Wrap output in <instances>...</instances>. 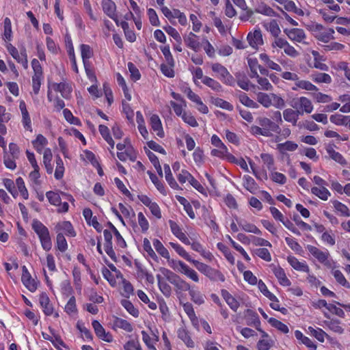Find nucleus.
<instances>
[{"mask_svg": "<svg viewBox=\"0 0 350 350\" xmlns=\"http://www.w3.org/2000/svg\"><path fill=\"white\" fill-rule=\"evenodd\" d=\"M311 192L323 200H327L330 196L329 191L325 186L319 187H314L311 189Z\"/></svg>", "mask_w": 350, "mask_h": 350, "instance_id": "obj_37", "label": "nucleus"}, {"mask_svg": "<svg viewBox=\"0 0 350 350\" xmlns=\"http://www.w3.org/2000/svg\"><path fill=\"white\" fill-rule=\"evenodd\" d=\"M259 58L268 68L278 72L282 71V68L280 66L271 60L267 54L260 53L259 55Z\"/></svg>", "mask_w": 350, "mask_h": 350, "instance_id": "obj_29", "label": "nucleus"}, {"mask_svg": "<svg viewBox=\"0 0 350 350\" xmlns=\"http://www.w3.org/2000/svg\"><path fill=\"white\" fill-rule=\"evenodd\" d=\"M284 32L286 33V35L291 40L299 43L308 44V42L305 41L306 36L304 31L302 29H285L284 30Z\"/></svg>", "mask_w": 350, "mask_h": 350, "instance_id": "obj_9", "label": "nucleus"}, {"mask_svg": "<svg viewBox=\"0 0 350 350\" xmlns=\"http://www.w3.org/2000/svg\"><path fill=\"white\" fill-rule=\"evenodd\" d=\"M51 89L54 90L55 92H59L61 93V95L64 98H68L70 93L72 92V86L70 83H66V81H62L59 83H53L51 85Z\"/></svg>", "mask_w": 350, "mask_h": 350, "instance_id": "obj_15", "label": "nucleus"}, {"mask_svg": "<svg viewBox=\"0 0 350 350\" xmlns=\"http://www.w3.org/2000/svg\"><path fill=\"white\" fill-rule=\"evenodd\" d=\"M273 272L281 285L284 286H289L291 284L282 268L280 267H275L273 269Z\"/></svg>", "mask_w": 350, "mask_h": 350, "instance_id": "obj_24", "label": "nucleus"}, {"mask_svg": "<svg viewBox=\"0 0 350 350\" xmlns=\"http://www.w3.org/2000/svg\"><path fill=\"white\" fill-rule=\"evenodd\" d=\"M326 151L329 157L336 162L340 165H345L347 163L346 160L342 155L338 152L335 151L332 146H327L326 148Z\"/></svg>", "mask_w": 350, "mask_h": 350, "instance_id": "obj_34", "label": "nucleus"}, {"mask_svg": "<svg viewBox=\"0 0 350 350\" xmlns=\"http://www.w3.org/2000/svg\"><path fill=\"white\" fill-rule=\"evenodd\" d=\"M148 174L150 176L152 183L155 185L157 189L163 195H166V191L163 183L159 180L157 176L150 171H148Z\"/></svg>", "mask_w": 350, "mask_h": 350, "instance_id": "obj_60", "label": "nucleus"}, {"mask_svg": "<svg viewBox=\"0 0 350 350\" xmlns=\"http://www.w3.org/2000/svg\"><path fill=\"white\" fill-rule=\"evenodd\" d=\"M153 245L156 250V251L163 258L169 259L170 254L167 250L163 246L162 243L158 240L154 239L153 241Z\"/></svg>", "mask_w": 350, "mask_h": 350, "instance_id": "obj_50", "label": "nucleus"}, {"mask_svg": "<svg viewBox=\"0 0 350 350\" xmlns=\"http://www.w3.org/2000/svg\"><path fill=\"white\" fill-rule=\"evenodd\" d=\"M243 186L251 193H254L257 189V185L253 178L248 175H245L243 178Z\"/></svg>", "mask_w": 350, "mask_h": 350, "instance_id": "obj_45", "label": "nucleus"}, {"mask_svg": "<svg viewBox=\"0 0 350 350\" xmlns=\"http://www.w3.org/2000/svg\"><path fill=\"white\" fill-rule=\"evenodd\" d=\"M183 307L193 325L197 327L198 325V319L196 315L192 304L189 302H186L183 304Z\"/></svg>", "mask_w": 350, "mask_h": 350, "instance_id": "obj_27", "label": "nucleus"}, {"mask_svg": "<svg viewBox=\"0 0 350 350\" xmlns=\"http://www.w3.org/2000/svg\"><path fill=\"white\" fill-rule=\"evenodd\" d=\"M48 144V140L42 135H37L36 139L32 142L33 148L40 154L42 153L44 147Z\"/></svg>", "mask_w": 350, "mask_h": 350, "instance_id": "obj_35", "label": "nucleus"}, {"mask_svg": "<svg viewBox=\"0 0 350 350\" xmlns=\"http://www.w3.org/2000/svg\"><path fill=\"white\" fill-rule=\"evenodd\" d=\"M161 271L166 279L174 286L177 294L185 291L189 292L192 287L189 282L172 271L165 268L161 269Z\"/></svg>", "mask_w": 350, "mask_h": 350, "instance_id": "obj_1", "label": "nucleus"}, {"mask_svg": "<svg viewBox=\"0 0 350 350\" xmlns=\"http://www.w3.org/2000/svg\"><path fill=\"white\" fill-rule=\"evenodd\" d=\"M172 248L183 258L187 260L188 262H191L193 265V262H196V260H193L191 258L190 255L185 250V249L175 243H170Z\"/></svg>", "mask_w": 350, "mask_h": 350, "instance_id": "obj_36", "label": "nucleus"}, {"mask_svg": "<svg viewBox=\"0 0 350 350\" xmlns=\"http://www.w3.org/2000/svg\"><path fill=\"white\" fill-rule=\"evenodd\" d=\"M150 124L154 132L156 133L157 135L161 138L164 137V131L163 129L161 121L159 117L153 114L150 118Z\"/></svg>", "mask_w": 350, "mask_h": 350, "instance_id": "obj_18", "label": "nucleus"}, {"mask_svg": "<svg viewBox=\"0 0 350 350\" xmlns=\"http://www.w3.org/2000/svg\"><path fill=\"white\" fill-rule=\"evenodd\" d=\"M99 132L100 135L103 136V137L110 146L111 148L113 149L114 148L115 143L109 134V130L108 127L105 125L100 124L99 126Z\"/></svg>", "mask_w": 350, "mask_h": 350, "instance_id": "obj_44", "label": "nucleus"}, {"mask_svg": "<svg viewBox=\"0 0 350 350\" xmlns=\"http://www.w3.org/2000/svg\"><path fill=\"white\" fill-rule=\"evenodd\" d=\"M196 38L197 36L192 32H190L183 36V40L187 46L194 51H198L200 49V42Z\"/></svg>", "mask_w": 350, "mask_h": 350, "instance_id": "obj_21", "label": "nucleus"}, {"mask_svg": "<svg viewBox=\"0 0 350 350\" xmlns=\"http://www.w3.org/2000/svg\"><path fill=\"white\" fill-rule=\"evenodd\" d=\"M181 118L186 124L192 127H197L198 126V123L195 117L189 111H184Z\"/></svg>", "mask_w": 350, "mask_h": 350, "instance_id": "obj_57", "label": "nucleus"}, {"mask_svg": "<svg viewBox=\"0 0 350 350\" xmlns=\"http://www.w3.org/2000/svg\"><path fill=\"white\" fill-rule=\"evenodd\" d=\"M32 228L38 234L42 248L49 251L52 247V242L48 228L39 221H33Z\"/></svg>", "mask_w": 350, "mask_h": 350, "instance_id": "obj_2", "label": "nucleus"}, {"mask_svg": "<svg viewBox=\"0 0 350 350\" xmlns=\"http://www.w3.org/2000/svg\"><path fill=\"white\" fill-rule=\"evenodd\" d=\"M64 166L62 159L59 155L56 156V168L55 171V177L57 180L61 179L64 176Z\"/></svg>", "mask_w": 350, "mask_h": 350, "instance_id": "obj_53", "label": "nucleus"}, {"mask_svg": "<svg viewBox=\"0 0 350 350\" xmlns=\"http://www.w3.org/2000/svg\"><path fill=\"white\" fill-rule=\"evenodd\" d=\"M7 49L12 57L18 63L21 64L25 68L28 67V62L25 50L19 53L17 49L11 44H8L7 45Z\"/></svg>", "mask_w": 350, "mask_h": 350, "instance_id": "obj_12", "label": "nucleus"}, {"mask_svg": "<svg viewBox=\"0 0 350 350\" xmlns=\"http://www.w3.org/2000/svg\"><path fill=\"white\" fill-rule=\"evenodd\" d=\"M212 103L215 105L216 107H220L221 109L232 111L233 106L229 102L224 100L220 98H211Z\"/></svg>", "mask_w": 350, "mask_h": 350, "instance_id": "obj_49", "label": "nucleus"}, {"mask_svg": "<svg viewBox=\"0 0 350 350\" xmlns=\"http://www.w3.org/2000/svg\"><path fill=\"white\" fill-rule=\"evenodd\" d=\"M291 106L293 109H297L301 116L304 113H312L314 109L312 101L305 96L293 98L291 101Z\"/></svg>", "mask_w": 350, "mask_h": 350, "instance_id": "obj_6", "label": "nucleus"}, {"mask_svg": "<svg viewBox=\"0 0 350 350\" xmlns=\"http://www.w3.org/2000/svg\"><path fill=\"white\" fill-rule=\"evenodd\" d=\"M202 83L216 92H220L222 91V86L221 84L217 81L209 77H205Z\"/></svg>", "mask_w": 350, "mask_h": 350, "instance_id": "obj_39", "label": "nucleus"}, {"mask_svg": "<svg viewBox=\"0 0 350 350\" xmlns=\"http://www.w3.org/2000/svg\"><path fill=\"white\" fill-rule=\"evenodd\" d=\"M311 78L315 83H330L332 82L331 77L326 73L314 72L311 75Z\"/></svg>", "mask_w": 350, "mask_h": 350, "instance_id": "obj_38", "label": "nucleus"}, {"mask_svg": "<svg viewBox=\"0 0 350 350\" xmlns=\"http://www.w3.org/2000/svg\"><path fill=\"white\" fill-rule=\"evenodd\" d=\"M52 158L53 154L51 149L46 148L43 152V163L48 174H52L53 171V167L51 164Z\"/></svg>", "mask_w": 350, "mask_h": 350, "instance_id": "obj_28", "label": "nucleus"}, {"mask_svg": "<svg viewBox=\"0 0 350 350\" xmlns=\"http://www.w3.org/2000/svg\"><path fill=\"white\" fill-rule=\"evenodd\" d=\"M169 224L170 226V229L174 235H175L180 241H181L183 243L186 245H189L190 241L189 239L187 237L185 234L182 232L180 226L174 221L170 220Z\"/></svg>", "mask_w": 350, "mask_h": 350, "instance_id": "obj_17", "label": "nucleus"}, {"mask_svg": "<svg viewBox=\"0 0 350 350\" xmlns=\"http://www.w3.org/2000/svg\"><path fill=\"white\" fill-rule=\"evenodd\" d=\"M56 244L57 249L62 252H64L68 248V244L62 232H59L57 234L56 237Z\"/></svg>", "mask_w": 350, "mask_h": 350, "instance_id": "obj_59", "label": "nucleus"}, {"mask_svg": "<svg viewBox=\"0 0 350 350\" xmlns=\"http://www.w3.org/2000/svg\"><path fill=\"white\" fill-rule=\"evenodd\" d=\"M308 332L321 342H324L325 338L329 340H332V338L321 328L314 329L312 327H308Z\"/></svg>", "mask_w": 350, "mask_h": 350, "instance_id": "obj_30", "label": "nucleus"}, {"mask_svg": "<svg viewBox=\"0 0 350 350\" xmlns=\"http://www.w3.org/2000/svg\"><path fill=\"white\" fill-rule=\"evenodd\" d=\"M260 157L264 164L267 166L269 171L272 172L275 170L274 166V159L271 154L262 153L260 154Z\"/></svg>", "mask_w": 350, "mask_h": 350, "instance_id": "obj_55", "label": "nucleus"}, {"mask_svg": "<svg viewBox=\"0 0 350 350\" xmlns=\"http://www.w3.org/2000/svg\"><path fill=\"white\" fill-rule=\"evenodd\" d=\"M221 293L224 299L230 308L236 312L239 307V301L226 290H223Z\"/></svg>", "mask_w": 350, "mask_h": 350, "instance_id": "obj_31", "label": "nucleus"}, {"mask_svg": "<svg viewBox=\"0 0 350 350\" xmlns=\"http://www.w3.org/2000/svg\"><path fill=\"white\" fill-rule=\"evenodd\" d=\"M102 7L103 12L111 18L113 19L116 24L118 25L116 17V5L111 0H102Z\"/></svg>", "mask_w": 350, "mask_h": 350, "instance_id": "obj_16", "label": "nucleus"}, {"mask_svg": "<svg viewBox=\"0 0 350 350\" xmlns=\"http://www.w3.org/2000/svg\"><path fill=\"white\" fill-rule=\"evenodd\" d=\"M242 230L245 232L254 233L256 234H261V231L252 224L247 223L246 221H241L239 223Z\"/></svg>", "mask_w": 350, "mask_h": 350, "instance_id": "obj_56", "label": "nucleus"}, {"mask_svg": "<svg viewBox=\"0 0 350 350\" xmlns=\"http://www.w3.org/2000/svg\"><path fill=\"white\" fill-rule=\"evenodd\" d=\"M283 118L285 121L291 123L293 126H296L299 116H301L297 109L287 108L283 111Z\"/></svg>", "mask_w": 350, "mask_h": 350, "instance_id": "obj_19", "label": "nucleus"}, {"mask_svg": "<svg viewBox=\"0 0 350 350\" xmlns=\"http://www.w3.org/2000/svg\"><path fill=\"white\" fill-rule=\"evenodd\" d=\"M258 286L260 292L267 297L270 301H275L276 300V296H275L272 293H271L266 284L262 281L259 280L258 282Z\"/></svg>", "mask_w": 350, "mask_h": 350, "instance_id": "obj_61", "label": "nucleus"}, {"mask_svg": "<svg viewBox=\"0 0 350 350\" xmlns=\"http://www.w3.org/2000/svg\"><path fill=\"white\" fill-rule=\"evenodd\" d=\"M309 29L314 36L321 42L327 43L334 39V30L332 28L326 29L321 24L312 23Z\"/></svg>", "mask_w": 350, "mask_h": 350, "instance_id": "obj_3", "label": "nucleus"}, {"mask_svg": "<svg viewBox=\"0 0 350 350\" xmlns=\"http://www.w3.org/2000/svg\"><path fill=\"white\" fill-rule=\"evenodd\" d=\"M349 116H342L341 114L332 115L329 118L330 121L336 125L347 126V122Z\"/></svg>", "mask_w": 350, "mask_h": 350, "instance_id": "obj_62", "label": "nucleus"}, {"mask_svg": "<svg viewBox=\"0 0 350 350\" xmlns=\"http://www.w3.org/2000/svg\"><path fill=\"white\" fill-rule=\"evenodd\" d=\"M92 324L96 335L99 338L107 342H110L113 340L112 335L109 332H107L98 321H93Z\"/></svg>", "mask_w": 350, "mask_h": 350, "instance_id": "obj_14", "label": "nucleus"}, {"mask_svg": "<svg viewBox=\"0 0 350 350\" xmlns=\"http://www.w3.org/2000/svg\"><path fill=\"white\" fill-rule=\"evenodd\" d=\"M239 101L245 106L250 108L256 109L258 107V104L253 100L250 99L247 95L244 92H241L239 94Z\"/></svg>", "mask_w": 350, "mask_h": 350, "instance_id": "obj_47", "label": "nucleus"}, {"mask_svg": "<svg viewBox=\"0 0 350 350\" xmlns=\"http://www.w3.org/2000/svg\"><path fill=\"white\" fill-rule=\"evenodd\" d=\"M193 265L199 271L208 278L211 280L215 282L225 281L224 275L219 270L215 269L203 262H199L198 260L193 262Z\"/></svg>", "mask_w": 350, "mask_h": 350, "instance_id": "obj_4", "label": "nucleus"}, {"mask_svg": "<svg viewBox=\"0 0 350 350\" xmlns=\"http://www.w3.org/2000/svg\"><path fill=\"white\" fill-rule=\"evenodd\" d=\"M39 301L43 309L44 313L47 316L51 315L53 312V307L46 293H42L40 295Z\"/></svg>", "mask_w": 350, "mask_h": 350, "instance_id": "obj_23", "label": "nucleus"}, {"mask_svg": "<svg viewBox=\"0 0 350 350\" xmlns=\"http://www.w3.org/2000/svg\"><path fill=\"white\" fill-rule=\"evenodd\" d=\"M268 322L272 327H275L283 334H287L289 332V329L286 324L275 318H269L268 319Z\"/></svg>", "mask_w": 350, "mask_h": 350, "instance_id": "obj_40", "label": "nucleus"}, {"mask_svg": "<svg viewBox=\"0 0 350 350\" xmlns=\"http://www.w3.org/2000/svg\"><path fill=\"white\" fill-rule=\"evenodd\" d=\"M81 55L83 64L90 63L89 59L93 56V50L88 44H82L80 45Z\"/></svg>", "mask_w": 350, "mask_h": 350, "instance_id": "obj_33", "label": "nucleus"}, {"mask_svg": "<svg viewBox=\"0 0 350 350\" xmlns=\"http://www.w3.org/2000/svg\"><path fill=\"white\" fill-rule=\"evenodd\" d=\"M307 250L319 262L327 267H331V262L329 260V253L327 251L323 252L313 245H308Z\"/></svg>", "mask_w": 350, "mask_h": 350, "instance_id": "obj_8", "label": "nucleus"}, {"mask_svg": "<svg viewBox=\"0 0 350 350\" xmlns=\"http://www.w3.org/2000/svg\"><path fill=\"white\" fill-rule=\"evenodd\" d=\"M172 264L173 265H172V267L174 270L177 271L180 273L185 275L187 278L191 280L194 282H199L200 278L198 273L194 269L189 267L185 262L180 260H173Z\"/></svg>", "mask_w": 350, "mask_h": 350, "instance_id": "obj_5", "label": "nucleus"}, {"mask_svg": "<svg viewBox=\"0 0 350 350\" xmlns=\"http://www.w3.org/2000/svg\"><path fill=\"white\" fill-rule=\"evenodd\" d=\"M298 145L291 141H286L284 143L278 144L277 145L278 150L282 154H285L287 152H293L297 150Z\"/></svg>", "mask_w": 350, "mask_h": 350, "instance_id": "obj_32", "label": "nucleus"}, {"mask_svg": "<svg viewBox=\"0 0 350 350\" xmlns=\"http://www.w3.org/2000/svg\"><path fill=\"white\" fill-rule=\"evenodd\" d=\"M212 70L216 73V77L223 83L228 85H232L234 83V78L228 72L227 68L219 63L211 64Z\"/></svg>", "mask_w": 350, "mask_h": 350, "instance_id": "obj_7", "label": "nucleus"}, {"mask_svg": "<svg viewBox=\"0 0 350 350\" xmlns=\"http://www.w3.org/2000/svg\"><path fill=\"white\" fill-rule=\"evenodd\" d=\"M247 40L250 46L255 49H257L263 44L262 36L260 29H256L253 32H250L247 34Z\"/></svg>", "mask_w": 350, "mask_h": 350, "instance_id": "obj_13", "label": "nucleus"}, {"mask_svg": "<svg viewBox=\"0 0 350 350\" xmlns=\"http://www.w3.org/2000/svg\"><path fill=\"white\" fill-rule=\"evenodd\" d=\"M191 300L197 305H202L205 302V295L199 290L192 286L189 291Z\"/></svg>", "mask_w": 350, "mask_h": 350, "instance_id": "obj_25", "label": "nucleus"}, {"mask_svg": "<svg viewBox=\"0 0 350 350\" xmlns=\"http://www.w3.org/2000/svg\"><path fill=\"white\" fill-rule=\"evenodd\" d=\"M333 206L336 211L340 214V215L343 217H349L350 216V211L348 207L344 204L335 200L333 202Z\"/></svg>", "mask_w": 350, "mask_h": 350, "instance_id": "obj_48", "label": "nucleus"}, {"mask_svg": "<svg viewBox=\"0 0 350 350\" xmlns=\"http://www.w3.org/2000/svg\"><path fill=\"white\" fill-rule=\"evenodd\" d=\"M272 105L276 109H283L286 106L284 99L278 94H271Z\"/></svg>", "mask_w": 350, "mask_h": 350, "instance_id": "obj_58", "label": "nucleus"}, {"mask_svg": "<svg viewBox=\"0 0 350 350\" xmlns=\"http://www.w3.org/2000/svg\"><path fill=\"white\" fill-rule=\"evenodd\" d=\"M257 101L260 103L263 107L269 108L272 105L271 103V94H267L263 92H259L257 94Z\"/></svg>", "mask_w": 350, "mask_h": 350, "instance_id": "obj_46", "label": "nucleus"}, {"mask_svg": "<svg viewBox=\"0 0 350 350\" xmlns=\"http://www.w3.org/2000/svg\"><path fill=\"white\" fill-rule=\"evenodd\" d=\"M299 88L308 90V91H317L318 88L317 86L313 85L311 82L306 80H299L297 79V82L295 83V86L292 88V90L294 91L297 90Z\"/></svg>", "mask_w": 350, "mask_h": 350, "instance_id": "obj_26", "label": "nucleus"}, {"mask_svg": "<svg viewBox=\"0 0 350 350\" xmlns=\"http://www.w3.org/2000/svg\"><path fill=\"white\" fill-rule=\"evenodd\" d=\"M178 337L182 340L188 347H193L194 346L193 341L191 340L190 336L185 329H178Z\"/></svg>", "mask_w": 350, "mask_h": 350, "instance_id": "obj_41", "label": "nucleus"}, {"mask_svg": "<svg viewBox=\"0 0 350 350\" xmlns=\"http://www.w3.org/2000/svg\"><path fill=\"white\" fill-rule=\"evenodd\" d=\"M57 233L64 232L67 236L75 237L76 233L70 221H64L59 222L55 226Z\"/></svg>", "mask_w": 350, "mask_h": 350, "instance_id": "obj_20", "label": "nucleus"}, {"mask_svg": "<svg viewBox=\"0 0 350 350\" xmlns=\"http://www.w3.org/2000/svg\"><path fill=\"white\" fill-rule=\"evenodd\" d=\"M325 325L332 331L341 334L344 332V329L340 326V321L336 319L324 321Z\"/></svg>", "mask_w": 350, "mask_h": 350, "instance_id": "obj_42", "label": "nucleus"}, {"mask_svg": "<svg viewBox=\"0 0 350 350\" xmlns=\"http://www.w3.org/2000/svg\"><path fill=\"white\" fill-rule=\"evenodd\" d=\"M255 12L259 14L270 16H273L275 14V12L273 11V10L264 3H259L256 6Z\"/></svg>", "mask_w": 350, "mask_h": 350, "instance_id": "obj_52", "label": "nucleus"}, {"mask_svg": "<svg viewBox=\"0 0 350 350\" xmlns=\"http://www.w3.org/2000/svg\"><path fill=\"white\" fill-rule=\"evenodd\" d=\"M287 260L291 267L297 271L306 273H308L310 271L309 267L306 262H300L295 256H288Z\"/></svg>", "mask_w": 350, "mask_h": 350, "instance_id": "obj_22", "label": "nucleus"}, {"mask_svg": "<svg viewBox=\"0 0 350 350\" xmlns=\"http://www.w3.org/2000/svg\"><path fill=\"white\" fill-rule=\"evenodd\" d=\"M114 325L118 328L122 329L128 332H131L133 331L132 325L127 321L121 318H116L114 321Z\"/></svg>", "mask_w": 350, "mask_h": 350, "instance_id": "obj_54", "label": "nucleus"}, {"mask_svg": "<svg viewBox=\"0 0 350 350\" xmlns=\"http://www.w3.org/2000/svg\"><path fill=\"white\" fill-rule=\"evenodd\" d=\"M17 159L10 155L7 150L4 151L3 163L7 168L12 170H14L16 167L15 160Z\"/></svg>", "mask_w": 350, "mask_h": 350, "instance_id": "obj_51", "label": "nucleus"}, {"mask_svg": "<svg viewBox=\"0 0 350 350\" xmlns=\"http://www.w3.org/2000/svg\"><path fill=\"white\" fill-rule=\"evenodd\" d=\"M332 274L339 284L347 288H350V284L346 280L344 275L340 270H334Z\"/></svg>", "mask_w": 350, "mask_h": 350, "instance_id": "obj_63", "label": "nucleus"}, {"mask_svg": "<svg viewBox=\"0 0 350 350\" xmlns=\"http://www.w3.org/2000/svg\"><path fill=\"white\" fill-rule=\"evenodd\" d=\"M257 122L262 129H266L269 131V137L271 136L272 132L280 133V128L278 124L273 122L268 118L259 117Z\"/></svg>", "mask_w": 350, "mask_h": 350, "instance_id": "obj_11", "label": "nucleus"}, {"mask_svg": "<svg viewBox=\"0 0 350 350\" xmlns=\"http://www.w3.org/2000/svg\"><path fill=\"white\" fill-rule=\"evenodd\" d=\"M125 350H142L139 341L137 338L130 340L124 345Z\"/></svg>", "mask_w": 350, "mask_h": 350, "instance_id": "obj_64", "label": "nucleus"}, {"mask_svg": "<svg viewBox=\"0 0 350 350\" xmlns=\"http://www.w3.org/2000/svg\"><path fill=\"white\" fill-rule=\"evenodd\" d=\"M264 27L273 37L279 36L281 32L279 25L275 20H271L270 22L265 23Z\"/></svg>", "mask_w": 350, "mask_h": 350, "instance_id": "obj_43", "label": "nucleus"}, {"mask_svg": "<svg viewBox=\"0 0 350 350\" xmlns=\"http://www.w3.org/2000/svg\"><path fill=\"white\" fill-rule=\"evenodd\" d=\"M22 270L21 281L23 284L29 291L35 292L38 288V282L31 277L25 266H23Z\"/></svg>", "mask_w": 350, "mask_h": 350, "instance_id": "obj_10", "label": "nucleus"}]
</instances>
